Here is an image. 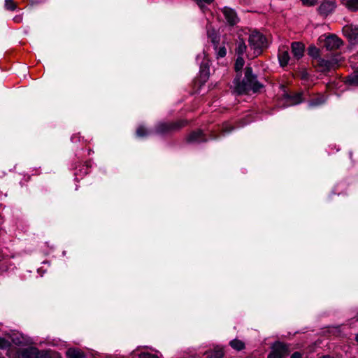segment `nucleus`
<instances>
[{"label":"nucleus","mask_w":358,"mask_h":358,"mask_svg":"<svg viewBox=\"0 0 358 358\" xmlns=\"http://www.w3.org/2000/svg\"><path fill=\"white\" fill-rule=\"evenodd\" d=\"M234 84L235 91L238 94H248L250 91L257 92L263 87V85L257 81V76L252 74V69L249 66L245 68V77L242 82L235 80Z\"/></svg>","instance_id":"f257e3e1"},{"label":"nucleus","mask_w":358,"mask_h":358,"mask_svg":"<svg viewBox=\"0 0 358 358\" xmlns=\"http://www.w3.org/2000/svg\"><path fill=\"white\" fill-rule=\"evenodd\" d=\"M343 34L351 44L358 43V27L349 24L343 27Z\"/></svg>","instance_id":"423d86ee"},{"label":"nucleus","mask_w":358,"mask_h":358,"mask_svg":"<svg viewBox=\"0 0 358 358\" xmlns=\"http://www.w3.org/2000/svg\"><path fill=\"white\" fill-rule=\"evenodd\" d=\"M291 358H302V355L299 352H295L292 355Z\"/></svg>","instance_id":"473e14b6"},{"label":"nucleus","mask_w":358,"mask_h":358,"mask_svg":"<svg viewBox=\"0 0 358 358\" xmlns=\"http://www.w3.org/2000/svg\"><path fill=\"white\" fill-rule=\"evenodd\" d=\"M244 64L245 61L242 56H238L234 66L236 71H240L243 69Z\"/></svg>","instance_id":"4be33fe9"},{"label":"nucleus","mask_w":358,"mask_h":358,"mask_svg":"<svg viewBox=\"0 0 358 358\" xmlns=\"http://www.w3.org/2000/svg\"><path fill=\"white\" fill-rule=\"evenodd\" d=\"M223 356L224 352L222 349L215 350L210 355L212 358H222Z\"/></svg>","instance_id":"bb28decb"},{"label":"nucleus","mask_w":358,"mask_h":358,"mask_svg":"<svg viewBox=\"0 0 358 358\" xmlns=\"http://www.w3.org/2000/svg\"><path fill=\"white\" fill-rule=\"evenodd\" d=\"M5 7L7 10H14L16 8V4L13 0H6Z\"/></svg>","instance_id":"b1692460"},{"label":"nucleus","mask_w":358,"mask_h":358,"mask_svg":"<svg viewBox=\"0 0 358 358\" xmlns=\"http://www.w3.org/2000/svg\"><path fill=\"white\" fill-rule=\"evenodd\" d=\"M197 4L201 7H203L205 5H209L213 2V0H196Z\"/></svg>","instance_id":"7c9ffc66"},{"label":"nucleus","mask_w":358,"mask_h":358,"mask_svg":"<svg viewBox=\"0 0 358 358\" xmlns=\"http://www.w3.org/2000/svg\"><path fill=\"white\" fill-rule=\"evenodd\" d=\"M234 129V127L228 122L223 124L222 127V131L224 134L229 133Z\"/></svg>","instance_id":"a878e982"},{"label":"nucleus","mask_w":358,"mask_h":358,"mask_svg":"<svg viewBox=\"0 0 358 358\" xmlns=\"http://www.w3.org/2000/svg\"><path fill=\"white\" fill-rule=\"evenodd\" d=\"M67 358H83V352L76 348H70L66 351Z\"/></svg>","instance_id":"a211bd4d"},{"label":"nucleus","mask_w":358,"mask_h":358,"mask_svg":"<svg viewBox=\"0 0 358 358\" xmlns=\"http://www.w3.org/2000/svg\"><path fill=\"white\" fill-rule=\"evenodd\" d=\"M326 101V98L322 94H318L315 97L309 101L310 107H315L322 105Z\"/></svg>","instance_id":"f3484780"},{"label":"nucleus","mask_w":358,"mask_h":358,"mask_svg":"<svg viewBox=\"0 0 358 358\" xmlns=\"http://www.w3.org/2000/svg\"><path fill=\"white\" fill-rule=\"evenodd\" d=\"M10 345L9 341L3 338L0 337V349H6Z\"/></svg>","instance_id":"cd10ccee"},{"label":"nucleus","mask_w":358,"mask_h":358,"mask_svg":"<svg viewBox=\"0 0 358 358\" xmlns=\"http://www.w3.org/2000/svg\"><path fill=\"white\" fill-rule=\"evenodd\" d=\"M222 12L227 22L229 25H236L239 22V19L237 16V14L234 9L229 7H224L222 10Z\"/></svg>","instance_id":"6e6552de"},{"label":"nucleus","mask_w":358,"mask_h":358,"mask_svg":"<svg viewBox=\"0 0 358 358\" xmlns=\"http://www.w3.org/2000/svg\"><path fill=\"white\" fill-rule=\"evenodd\" d=\"M291 48L294 59L298 60L303 56L305 47L302 43L293 42Z\"/></svg>","instance_id":"9d476101"},{"label":"nucleus","mask_w":358,"mask_h":358,"mask_svg":"<svg viewBox=\"0 0 358 358\" xmlns=\"http://www.w3.org/2000/svg\"><path fill=\"white\" fill-rule=\"evenodd\" d=\"M348 81L351 84H354V85L358 84V76L355 75V76L349 77Z\"/></svg>","instance_id":"2f4dec72"},{"label":"nucleus","mask_w":358,"mask_h":358,"mask_svg":"<svg viewBox=\"0 0 358 358\" xmlns=\"http://www.w3.org/2000/svg\"><path fill=\"white\" fill-rule=\"evenodd\" d=\"M355 340H356L357 343H358V334L356 335Z\"/></svg>","instance_id":"c9c22d12"},{"label":"nucleus","mask_w":358,"mask_h":358,"mask_svg":"<svg viewBox=\"0 0 358 358\" xmlns=\"http://www.w3.org/2000/svg\"><path fill=\"white\" fill-rule=\"evenodd\" d=\"M215 50H216L217 58H222L227 55V50L224 46L217 47V49Z\"/></svg>","instance_id":"5701e85b"},{"label":"nucleus","mask_w":358,"mask_h":358,"mask_svg":"<svg viewBox=\"0 0 358 358\" xmlns=\"http://www.w3.org/2000/svg\"><path fill=\"white\" fill-rule=\"evenodd\" d=\"M250 122V121H245V122H243V123L240 124L238 126H237V127H243L244 125H246L247 124H248Z\"/></svg>","instance_id":"72a5a7b5"},{"label":"nucleus","mask_w":358,"mask_h":358,"mask_svg":"<svg viewBox=\"0 0 358 358\" xmlns=\"http://www.w3.org/2000/svg\"><path fill=\"white\" fill-rule=\"evenodd\" d=\"M336 8V5L333 1H327L321 3L319 7V11L321 14L327 15L332 13Z\"/></svg>","instance_id":"ddd939ff"},{"label":"nucleus","mask_w":358,"mask_h":358,"mask_svg":"<svg viewBox=\"0 0 358 358\" xmlns=\"http://www.w3.org/2000/svg\"><path fill=\"white\" fill-rule=\"evenodd\" d=\"M186 124L184 120L176 122H160L156 126L155 131L158 134H166L172 131L180 129Z\"/></svg>","instance_id":"39448f33"},{"label":"nucleus","mask_w":358,"mask_h":358,"mask_svg":"<svg viewBox=\"0 0 358 358\" xmlns=\"http://www.w3.org/2000/svg\"><path fill=\"white\" fill-rule=\"evenodd\" d=\"M216 136H212L211 138H215Z\"/></svg>","instance_id":"e433bc0d"},{"label":"nucleus","mask_w":358,"mask_h":358,"mask_svg":"<svg viewBox=\"0 0 358 358\" xmlns=\"http://www.w3.org/2000/svg\"><path fill=\"white\" fill-rule=\"evenodd\" d=\"M308 54L313 59L312 63H314V61L315 60L316 58L320 57L319 49L317 48L315 46H310L308 49Z\"/></svg>","instance_id":"aec40b11"},{"label":"nucleus","mask_w":358,"mask_h":358,"mask_svg":"<svg viewBox=\"0 0 358 358\" xmlns=\"http://www.w3.org/2000/svg\"><path fill=\"white\" fill-rule=\"evenodd\" d=\"M247 45L244 41V40L241 38H238V39L236 42V48L235 52L238 56H243V55L246 52Z\"/></svg>","instance_id":"dca6fc26"},{"label":"nucleus","mask_w":358,"mask_h":358,"mask_svg":"<svg viewBox=\"0 0 358 358\" xmlns=\"http://www.w3.org/2000/svg\"><path fill=\"white\" fill-rule=\"evenodd\" d=\"M139 358H159V357L148 352H143L139 355Z\"/></svg>","instance_id":"c756f323"},{"label":"nucleus","mask_w":358,"mask_h":358,"mask_svg":"<svg viewBox=\"0 0 358 358\" xmlns=\"http://www.w3.org/2000/svg\"><path fill=\"white\" fill-rule=\"evenodd\" d=\"M136 134L139 137H143L147 136L148 134V132L147 131V129L144 127L140 126L138 127L136 130Z\"/></svg>","instance_id":"393cba45"},{"label":"nucleus","mask_w":358,"mask_h":358,"mask_svg":"<svg viewBox=\"0 0 358 358\" xmlns=\"http://www.w3.org/2000/svg\"><path fill=\"white\" fill-rule=\"evenodd\" d=\"M229 345L233 349L237 351H241L245 348V343L242 341L238 339L231 341Z\"/></svg>","instance_id":"6ab92c4d"},{"label":"nucleus","mask_w":358,"mask_h":358,"mask_svg":"<svg viewBox=\"0 0 358 358\" xmlns=\"http://www.w3.org/2000/svg\"><path fill=\"white\" fill-rule=\"evenodd\" d=\"M57 355L55 352L30 348L21 351L19 358H52L57 357Z\"/></svg>","instance_id":"20e7f679"},{"label":"nucleus","mask_w":358,"mask_h":358,"mask_svg":"<svg viewBox=\"0 0 358 358\" xmlns=\"http://www.w3.org/2000/svg\"><path fill=\"white\" fill-rule=\"evenodd\" d=\"M345 6L352 10H358V0H345Z\"/></svg>","instance_id":"412c9836"},{"label":"nucleus","mask_w":358,"mask_h":358,"mask_svg":"<svg viewBox=\"0 0 358 358\" xmlns=\"http://www.w3.org/2000/svg\"><path fill=\"white\" fill-rule=\"evenodd\" d=\"M319 358H333L332 357L329 356V355H324V356H322Z\"/></svg>","instance_id":"f704fd0d"},{"label":"nucleus","mask_w":358,"mask_h":358,"mask_svg":"<svg viewBox=\"0 0 358 358\" xmlns=\"http://www.w3.org/2000/svg\"><path fill=\"white\" fill-rule=\"evenodd\" d=\"M187 141L188 143H195L206 142L207 140L204 137L203 131L201 129H198L190 133L187 138Z\"/></svg>","instance_id":"9b49d317"},{"label":"nucleus","mask_w":358,"mask_h":358,"mask_svg":"<svg viewBox=\"0 0 358 358\" xmlns=\"http://www.w3.org/2000/svg\"><path fill=\"white\" fill-rule=\"evenodd\" d=\"M357 320L358 321V318L357 319Z\"/></svg>","instance_id":"58836bf2"},{"label":"nucleus","mask_w":358,"mask_h":358,"mask_svg":"<svg viewBox=\"0 0 358 358\" xmlns=\"http://www.w3.org/2000/svg\"><path fill=\"white\" fill-rule=\"evenodd\" d=\"M283 96L286 99L287 102L289 105H295L300 103L302 102V94L298 93L294 95H289L287 93L285 92Z\"/></svg>","instance_id":"4468645a"},{"label":"nucleus","mask_w":358,"mask_h":358,"mask_svg":"<svg viewBox=\"0 0 358 358\" xmlns=\"http://www.w3.org/2000/svg\"><path fill=\"white\" fill-rule=\"evenodd\" d=\"M0 358H3V357H0Z\"/></svg>","instance_id":"ea45409f"},{"label":"nucleus","mask_w":358,"mask_h":358,"mask_svg":"<svg viewBox=\"0 0 358 358\" xmlns=\"http://www.w3.org/2000/svg\"><path fill=\"white\" fill-rule=\"evenodd\" d=\"M278 60L280 65L282 67L287 66L289 64L290 57L287 48L282 47L279 49Z\"/></svg>","instance_id":"f8f14e48"},{"label":"nucleus","mask_w":358,"mask_h":358,"mask_svg":"<svg viewBox=\"0 0 358 358\" xmlns=\"http://www.w3.org/2000/svg\"><path fill=\"white\" fill-rule=\"evenodd\" d=\"M338 59L336 55L327 58H316L313 65L321 72L330 71L338 66Z\"/></svg>","instance_id":"f03ea898"},{"label":"nucleus","mask_w":358,"mask_h":358,"mask_svg":"<svg viewBox=\"0 0 358 358\" xmlns=\"http://www.w3.org/2000/svg\"><path fill=\"white\" fill-rule=\"evenodd\" d=\"M287 350L286 345L278 343L273 346L272 352L268 355V358H283V357L287 355Z\"/></svg>","instance_id":"1a4fd4ad"},{"label":"nucleus","mask_w":358,"mask_h":358,"mask_svg":"<svg viewBox=\"0 0 358 358\" xmlns=\"http://www.w3.org/2000/svg\"><path fill=\"white\" fill-rule=\"evenodd\" d=\"M357 73H358V67H357Z\"/></svg>","instance_id":"4c0bfd02"},{"label":"nucleus","mask_w":358,"mask_h":358,"mask_svg":"<svg viewBox=\"0 0 358 358\" xmlns=\"http://www.w3.org/2000/svg\"><path fill=\"white\" fill-rule=\"evenodd\" d=\"M304 6H313L315 5L318 0H301Z\"/></svg>","instance_id":"c85d7f7f"},{"label":"nucleus","mask_w":358,"mask_h":358,"mask_svg":"<svg viewBox=\"0 0 358 358\" xmlns=\"http://www.w3.org/2000/svg\"><path fill=\"white\" fill-rule=\"evenodd\" d=\"M248 41L250 48L255 51L254 57L259 55L262 48L266 46V38L259 31H252L249 36Z\"/></svg>","instance_id":"7ed1b4c3"},{"label":"nucleus","mask_w":358,"mask_h":358,"mask_svg":"<svg viewBox=\"0 0 358 358\" xmlns=\"http://www.w3.org/2000/svg\"><path fill=\"white\" fill-rule=\"evenodd\" d=\"M343 44L342 40L336 35H329L326 37L324 46L328 50H333L339 48Z\"/></svg>","instance_id":"0eeeda50"},{"label":"nucleus","mask_w":358,"mask_h":358,"mask_svg":"<svg viewBox=\"0 0 358 358\" xmlns=\"http://www.w3.org/2000/svg\"><path fill=\"white\" fill-rule=\"evenodd\" d=\"M207 35L208 37L210 39L211 43L213 44L214 48L217 49L220 42L219 34L216 32V31L214 29H212L210 27H208L207 28Z\"/></svg>","instance_id":"2eb2a0df"}]
</instances>
